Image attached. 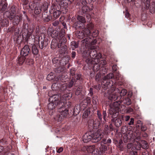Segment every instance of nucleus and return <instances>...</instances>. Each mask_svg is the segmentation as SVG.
I'll use <instances>...</instances> for the list:
<instances>
[{
	"mask_svg": "<svg viewBox=\"0 0 155 155\" xmlns=\"http://www.w3.org/2000/svg\"><path fill=\"white\" fill-rule=\"evenodd\" d=\"M134 119L133 118H131L130 119V122L128 123V124L129 125H133L134 123Z\"/></svg>",
	"mask_w": 155,
	"mask_h": 155,
	"instance_id": "nucleus-38",
	"label": "nucleus"
},
{
	"mask_svg": "<svg viewBox=\"0 0 155 155\" xmlns=\"http://www.w3.org/2000/svg\"><path fill=\"white\" fill-rule=\"evenodd\" d=\"M101 85L102 87L105 89H107V88L109 89L107 91V96L108 97L109 99L112 101H115L118 98H120V97L117 96V94L114 95V93L112 94L114 92V91H115L116 92H117L119 93V90L118 89H117L115 90L114 87H111L113 85L109 80L104 79L101 83Z\"/></svg>",
	"mask_w": 155,
	"mask_h": 155,
	"instance_id": "nucleus-2",
	"label": "nucleus"
},
{
	"mask_svg": "<svg viewBox=\"0 0 155 155\" xmlns=\"http://www.w3.org/2000/svg\"><path fill=\"white\" fill-rule=\"evenodd\" d=\"M104 132L106 134H108L109 133H110V130L108 129V127L107 125H106L105 126L104 128Z\"/></svg>",
	"mask_w": 155,
	"mask_h": 155,
	"instance_id": "nucleus-32",
	"label": "nucleus"
},
{
	"mask_svg": "<svg viewBox=\"0 0 155 155\" xmlns=\"http://www.w3.org/2000/svg\"><path fill=\"white\" fill-rule=\"evenodd\" d=\"M125 15L126 17L127 18H128L129 17V13H128L127 12L125 14Z\"/></svg>",
	"mask_w": 155,
	"mask_h": 155,
	"instance_id": "nucleus-61",
	"label": "nucleus"
},
{
	"mask_svg": "<svg viewBox=\"0 0 155 155\" xmlns=\"http://www.w3.org/2000/svg\"><path fill=\"white\" fill-rule=\"evenodd\" d=\"M55 77L54 74L52 72H51L48 75L47 79L48 81H51L54 79Z\"/></svg>",
	"mask_w": 155,
	"mask_h": 155,
	"instance_id": "nucleus-16",
	"label": "nucleus"
},
{
	"mask_svg": "<svg viewBox=\"0 0 155 155\" xmlns=\"http://www.w3.org/2000/svg\"><path fill=\"white\" fill-rule=\"evenodd\" d=\"M100 64H101L102 65H104L106 64V61L105 60H103L100 61Z\"/></svg>",
	"mask_w": 155,
	"mask_h": 155,
	"instance_id": "nucleus-40",
	"label": "nucleus"
},
{
	"mask_svg": "<svg viewBox=\"0 0 155 155\" xmlns=\"http://www.w3.org/2000/svg\"><path fill=\"white\" fill-rule=\"evenodd\" d=\"M32 52L34 54H36L38 53V50L36 47L35 45L32 46Z\"/></svg>",
	"mask_w": 155,
	"mask_h": 155,
	"instance_id": "nucleus-26",
	"label": "nucleus"
},
{
	"mask_svg": "<svg viewBox=\"0 0 155 155\" xmlns=\"http://www.w3.org/2000/svg\"><path fill=\"white\" fill-rule=\"evenodd\" d=\"M72 58H74L75 55H76V53L74 51H72Z\"/></svg>",
	"mask_w": 155,
	"mask_h": 155,
	"instance_id": "nucleus-49",
	"label": "nucleus"
},
{
	"mask_svg": "<svg viewBox=\"0 0 155 155\" xmlns=\"http://www.w3.org/2000/svg\"><path fill=\"white\" fill-rule=\"evenodd\" d=\"M63 43H62L61 41H60V42L58 44V48H60V46H61V45H63Z\"/></svg>",
	"mask_w": 155,
	"mask_h": 155,
	"instance_id": "nucleus-58",
	"label": "nucleus"
},
{
	"mask_svg": "<svg viewBox=\"0 0 155 155\" xmlns=\"http://www.w3.org/2000/svg\"><path fill=\"white\" fill-rule=\"evenodd\" d=\"M59 24V22L58 21H54V22L53 23V26H56L58 25Z\"/></svg>",
	"mask_w": 155,
	"mask_h": 155,
	"instance_id": "nucleus-43",
	"label": "nucleus"
},
{
	"mask_svg": "<svg viewBox=\"0 0 155 155\" xmlns=\"http://www.w3.org/2000/svg\"><path fill=\"white\" fill-rule=\"evenodd\" d=\"M113 77V74L110 73L107 75L106 76V78L107 80H109L111 78Z\"/></svg>",
	"mask_w": 155,
	"mask_h": 155,
	"instance_id": "nucleus-35",
	"label": "nucleus"
},
{
	"mask_svg": "<svg viewBox=\"0 0 155 155\" xmlns=\"http://www.w3.org/2000/svg\"><path fill=\"white\" fill-rule=\"evenodd\" d=\"M150 12L152 14L154 12L155 9L154 6H150L149 9Z\"/></svg>",
	"mask_w": 155,
	"mask_h": 155,
	"instance_id": "nucleus-34",
	"label": "nucleus"
},
{
	"mask_svg": "<svg viewBox=\"0 0 155 155\" xmlns=\"http://www.w3.org/2000/svg\"><path fill=\"white\" fill-rule=\"evenodd\" d=\"M82 151L90 153H91L95 154V147L94 145H92L90 146H85L82 149Z\"/></svg>",
	"mask_w": 155,
	"mask_h": 155,
	"instance_id": "nucleus-11",
	"label": "nucleus"
},
{
	"mask_svg": "<svg viewBox=\"0 0 155 155\" xmlns=\"http://www.w3.org/2000/svg\"><path fill=\"white\" fill-rule=\"evenodd\" d=\"M107 143H111V139H108L107 140Z\"/></svg>",
	"mask_w": 155,
	"mask_h": 155,
	"instance_id": "nucleus-59",
	"label": "nucleus"
},
{
	"mask_svg": "<svg viewBox=\"0 0 155 155\" xmlns=\"http://www.w3.org/2000/svg\"><path fill=\"white\" fill-rule=\"evenodd\" d=\"M142 147L145 149H147L148 148V144L146 141H144L142 145Z\"/></svg>",
	"mask_w": 155,
	"mask_h": 155,
	"instance_id": "nucleus-33",
	"label": "nucleus"
},
{
	"mask_svg": "<svg viewBox=\"0 0 155 155\" xmlns=\"http://www.w3.org/2000/svg\"><path fill=\"white\" fill-rule=\"evenodd\" d=\"M102 143L104 144L107 143V140L106 139H104L102 140Z\"/></svg>",
	"mask_w": 155,
	"mask_h": 155,
	"instance_id": "nucleus-54",
	"label": "nucleus"
},
{
	"mask_svg": "<svg viewBox=\"0 0 155 155\" xmlns=\"http://www.w3.org/2000/svg\"><path fill=\"white\" fill-rule=\"evenodd\" d=\"M100 75L99 74H97L96 76L95 79L96 81L97 80V79L100 77Z\"/></svg>",
	"mask_w": 155,
	"mask_h": 155,
	"instance_id": "nucleus-52",
	"label": "nucleus"
},
{
	"mask_svg": "<svg viewBox=\"0 0 155 155\" xmlns=\"http://www.w3.org/2000/svg\"><path fill=\"white\" fill-rule=\"evenodd\" d=\"M124 103L127 105H130L131 103V101L129 98H127L123 100Z\"/></svg>",
	"mask_w": 155,
	"mask_h": 155,
	"instance_id": "nucleus-23",
	"label": "nucleus"
},
{
	"mask_svg": "<svg viewBox=\"0 0 155 155\" xmlns=\"http://www.w3.org/2000/svg\"><path fill=\"white\" fill-rule=\"evenodd\" d=\"M93 24L92 23H91L88 26V28L89 29H92L93 28Z\"/></svg>",
	"mask_w": 155,
	"mask_h": 155,
	"instance_id": "nucleus-53",
	"label": "nucleus"
},
{
	"mask_svg": "<svg viewBox=\"0 0 155 155\" xmlns=\"http://www.w3.org/2000/svg\"><path fill=\"white\" fill-rule=\"evenodd\" d=\"M121 123L122 121L119 118H117L115 120L114 124L116 127H119L121 125Z\"/></svg>",
	"mask_w": 155,
	"mask_h": 155,
	"instance_id": "nucleus-17",
	"label": "nucleus"
},
{
	"mask_svg": "<svg viewBox=\"0 0 155 155\" xmlns=\"http://www.w3.org/2000/svg\"><path fill=\"white\" fill-rule=\"evenodd\" d=\"M25 58L24 56L20 57L18 59V63L20 65L24 63L25 60Z\"/></svg>",
	"mask_w": 155,
	"mask_h": 155,
	"instance_id": "nucleus-21",
	"label": "nucleus"
},
{
	"mask_svg": "<svg viewBox=\"0 0 155 155\" xmlns=\"http://www.w3.org/2000/svg\"><path fill=\"white\" fill-rule=\"evenodd\" d=\"M78 45L74 41H73L71 43V47L72 50H74V49L78 47Z\"/></svg>",
	"mask_w": 155,
	"mask_h": 155,
	"instance_id": "nucleus-27",
	"label": "nucleus"
},
{
	"mask_svg": "<svg viewBox=\"0 0 155 155\" xmlns=\"http://www.w3.org/2000/svg\"><path fill=\"white\" fill-rule=\"evenodd\" d=\"M89 7L87 5H83L82 8V12L84 13L89 10Z\"/></svg>",
	"mask_w": 155,
	"mask_h": 155,
	"instance_id": "nucleus-24",
	"label": "nucleus"
},
{
	"mask_svg": "<svg viewBox=\"0 0 155 155\" xmlns=\"http://www.w3.org/2000/svg\"><path fill=\"white\" fill-rule=\"evenodd\" d=\"M45 37L44 34H42L41 36H39L38 38V43L40 44V47L41 49L43 48L44 43Z\"/></svg>",
	"mask_w": 155,
	"mask_h": 155,
	"instance_id": "nucleus-14",
	"label": "nucleus"
},
{
	"mask_svg": "<svg viewBox=\"0 0 155 155\" xmlns=\"http://www.w3.org/2000/svg\"><path fill=\"white\" fill-rule=\"evenodd\" d=\"M59 99H60V100H62V102H63V103H64V101H65V100H63L64 101H62L61 98V95L60 94L54 95L51 97L49 98V101L50 102L48 105V109L50 110V112H51V110H52V114H53L52 113L54 111V109L57 105H58V109L59 108L60 106ZM58 113V112L57 114ZM57 115V114L56 115ZM56 116L57 115H56ZM55 117V116L54 117Z\"/></svg>",
	"mask_w": 155,
	"mask_h": 155,
	"instance_id": "nucleus-6",
	"label": "nucleus"
},
{
	"mask_svg": "<svg viewBox=\"0 0 155 155\" xmlns=\"http://www.w3.org/2000/svg\"><path fill=\"white\" fill-rule=\"evenodd\" d=\"M132 146V144L131 143H129L127 145V147L128 149H130Z\"/></svg>",
	"mask_w": 155,
	"mask_h": 155,
	"instance_id": "nucleus-55",
	"label": "nucleus"
},
{
	"mask_svg": "<svg viewBox=\"0 0 155 155\" xmlns=\"http://www.w3.org/2000/svg\"><path fill=\"white\" fill-rule=\"evenodd\" d=\"M97 115L100 120H101L102 119L101 114V112L98 110L97 111Z\"/></svg>",
	"mask_w": 155,
	"mask_h": 155,
	"instance_id": "nucleus-36",
	"label": "nucleus"
},
{
	"mask_svg": "<svg viewBox=\"0 0 155 155\" xmlns=\"http://www.w3.org/2000/svg\"><path fill=\"white\" fill-rule=\"evenodd\" d=\"M93 94V88H90L89 89V92L88 95L89 96H92Z\"/></svg>",
	"mask_w": 155,
	"mask_h": 155,
	"instance_id": "nucleus-41",
	"label": "nucleus"
},
{
	"mask_svg": "<svg viewBox=\"0 0 155 155\" xmlns=\"http://www.w3.org/2000/svg\"><path fill=\"white\" fill-rule=\"evenodd\" d=\"M103 136V133L99 131L92 134L91 132L86 133L83 136L82 140L84 143H87L92 140L93 142L96 143L101 140Z\"/></svg>",
	"mask_w": 155,
	"mask_h": 155,
	"instance_id": "nucleus-5",
	"label": "nucleus"
},
{
	"mask_svg": "<svg viewBox=\"0 0 155 155\" xmlns=\"http://www.w3.org/2000/svg\"><path fill=\"white\" fill-rule=\"evenodd\" d=\"M7 5V4L4 3L3 5L2 3L0 5V9L2 11H4L6 8Z\"/></svg>",
	"mask_w": 155,
	"mask_h": 155,
	"instance_id": "nucleus-29",
	"label": "nucleus"
},
{
	"mask_svg": "<svg viewBox=\"0 0 155 155\" xmlns=\"http://www.w3.org/2000/svg\"><path fill=\"white\" fill-rule=\"evenodd\" d=\"M87 21L90 22L91 20V17L90 15H87Z\"/></svg>",
	"mask_w": 155,
	"mask_h": 155,
	"instance_id": "nucleus-46",
	"label": "nucleus"
},
{
	"mask_svg": "<svg viewBox=\"0 0 155 155\" xmlns=\"http://www.w3.org/2000/svg\"><path fill=\"white\" fill-rule=\"evenodd\" d=\"M57 85L58 87L60 88L61 91H64L67 88V84L66 83L60 84V83H54L51 86V88H54V87Z\"/></svg>",
	"mask_w": 155,
	"mask_h": 155,
	"instance_id": "nucleus-12",
	"label": "nucleus"
},
{
	"mask_svg": "<svg viewBox=\"0 0 155 155\" xmlns=\"http://www.w3.org/2000/svg\"><path fill=\"white\" fill-rule=\"evenodd\" d=\"M47 8H48V6H46L45 8H44V10H46Z\"/></svg>",
	"mask_w": 155,
	"mask_h": 155,
	"instance_id": "nucleus-64",
	"label": "nucleus"
},
{
	"mask_svg": "<svg viewBox=\"0 0 155 155\" xmlns=\"http://www.w3.org/2000/svg\"><path fill=\"white\" fill-rule=\"evenodd\" d=\"M91 112V109L90 107H88L87 109L85 110L82 116L83 118H86L89 116Z\"/></svg>",
	"mask_w": 155,
	"mask_h": 155,
	"instance_id": "nucleus-15",
	"label": "nucleus"
},
{
	"mask_svg": "<svg viewBox=\"0 0 155 155\" xmlns=\"http://www.w3.org/2000/svg\"><path fill=\"white\" fill-rule=\"evenodd\" d=\"M3 149V147L2 146H0V152H2Z\"/></svg>",
	"mask_w": 155,
	"mask_h": 155,
	"instance_id": "nucleus-60",
	"label": "nucleus"
},
{
	"mask_svg": "<svg viewBox=\"0 0 155 155\" xmlns=\"http://www.w3.org/2000/svg\"><path fill=\"white\" fill-rule=\"evenodd\" d=\"M91 102L90 98L89 97L87 98L86 99L84 100L80 105H76L74 110V114L77 115L78 114L81 109L84 110V108H87L90 105Z\"/></svg>",
	"mask_w": 155,
	"mask_h": 155,
	"instance_id": "nucleus-8",
	"label": "nucleus"
},
{
	"mask_svg": "<svg viewBox=\"0 0 155 155\" xmlns=\"http://www.w3.org/2000/svg\"><path fill=\"white\" fill-rule=\"evenodd\" d=\"M99 126V123H98L97 124H96V127H97Z\"/></svg>",
	"mask_w": 155,
	"mask_h": 155,
	"instance_id": "nucleus-63",
	"label": "nucleus"
},
{
	"mask_svg": "<svg viewBox=\"0 0 155 155\" xmlns=\"http://www.w3.org/2000/svg\"><path fill=\"white\" fill-rule=\"evenodd\" d=\"M103 115L104 119L105 120V119L107 117V113L106 111H104Z\"/></svg>",
	"mask_w": 155,
	"mask_h": 155,
	"instance_id": "nucleus-42",
	"label": "nucleus"
},
{
	"mask_svg": "<svg viewBox=\"0 0 155 155\" xmlns=\"http://www.w3.org/2000/svg\"><path fill=\"white\" fill-rule=\"evenodd\" d=\"M81 86L79 87L77 89L75 94L76 95H79L81 91Z\"/></svg>",
	"mask_w": 155,
	"mask_h": 155,
	"instance_id": "nucleus-28",
	"label": "nucleus"
},
{
	"mask_svg": "<svg viewBox=\"0 0 155 155\" xmlns=\"http://www.w3.org/2000/svg\"><path fill=\"white\" fill-rule=\"evenodd\" d=\"M94 87L97 90H99L101 88V86L100 84H98L94 86Z\"/></svg>",
	"mask_w": 155,
	"mask_h": 155,
	"instance_id": "nucleus-45",
	"label": "nucleus"
},
{
	"mask_svg": "<svg viewBox=\"0 0 155 155\" xmlns=\"http://www.w3.org/2000/svg\"><path fill=\"white\" fill-rule=\"evenodd\" d=\"M141 130L142 131H145L146 130V128L144 127H142L141 128Z\"/></svg>",
	"mask_w": 155,
	"mask_h": 155,
	"instance_id": "nucleus-56",
	"label": "nucleus"
},
{
	"mask_svg": "<svg viewBox=\"0 0 155 155\" xmlns=\"http://www.w3.org/2000/svg\"><path fill=\"white\" fill-rule=\"evenodd\" d=\"M71 94H67L63 95L62 96L61 95V98L62 101L65 100V101L64 103L62 101V100L59 99L60 105V107L58 108V113L55 116L54 119L58 121H61L64 117H66L68 114V110L66 107V105L68 107H70L71 105V102L70 101L67 102V101L70 99L72 97Z\"/></svg>",
	"mask_w": 155,
	"mask_h": 155,
	"instance_id": "nucleus-1",
	"label": "nucleus"
},
{
	"mask_svg": "<svg viewBox=\"0 0 155 155\" xmlns=\"http://www.w3.org/2000/svg\"><path fill=\"white\" fill-rule=\"evenodd\" d=\"M100 69V66L98 64H95L94 65L93 67V70L94 72H97Z\"/></svg>",
	"mask_w": 155,
	"mask_h": 155,
	"instance_id": "nucleus-25",
	"label": "nucleus"
},
{
	"mask_svg": "<svg viewBox=\"0 0 155 155\" xmlns=\"http://www.w3.org/2000/svg\"><path fill=\"white\" fill-rule=\"evenodd\" d=\"M77 19L80 22L82 23H84L86 21L84 17L81 16H78L77 17Z\"/></svg>",
	"mask_w": 155,
	"mask_h": 155,
	"instance_id": "nucleus-22",
	"label": "nucleus"
},
{
	"mask_svg": "<svg viewBox=\"0 0 155 155\" xmlns=\"http://www.w3.org/2000/svg\"><path fill=\"white\" fill-rule=\"evenodd\" d=\"M56 4L59 5V7H57L55 6L54 8L53 16L55 18H58L61 12L64 14L66 13L67 10V8L68 6V4L66 0H56Z\"/></svg>",
	"mask_w": 155,
	"mask_h": 155,
	"instance_id": "nucleus-3",
	"label": "nucleus"
},
{
	"mask_svg": "<svg viewBox=\"0 0 155 155\" xmlns=\"http://www.w3.org/2000/svg\"><path fill=\"white\" fill-rule=\"evenodd\" d=\"M94 49V46H92L91 48V51L89 54V56L93 58L98 59L101 57V54L99 52L97 53Z\"/></svg>",
	"mask_w": 155,
	"mask_h": 155,
	"instance_id": "nucleus-10",
	"label": "nucleus"
},
{
	"mask_svg": "<svg viewBox=\"0 0 155 155\" xmlns=\"http://www.w3.org/2000/svg\"><path fill=\"white\" fill-rule=\"evenodd\" d=\"M126 121H128L130 119V117L129 116H127L125 117Z\"/></svg>",
	"mask_w": 155,
	"mask_h": 155,
	"instance_id": "nucleus-51",
	"label": "nucleus"
},
{
	"mask_svg": "<svg viewBox=\"0 0 155 155\" xmlns=\"http://www.w3.org/2000/svg\"><path fill=\"white\" fill-rule=\"evenodd\" d=\"M142 2L145 4L146 9H148L150 5V0H142Z\"/></svg>",
	"mask_w": 155,
	"mask_h": 155,
	"instance_id": "nucleus-19",
	"label": "nucleus"
},
{
	"mask_svg": "<svg viewBox=\"0 0 155 155\" xmlns=\"http://www.w3.org/2000/svg\"><path fill=\"white\" fill-rule=\"evenodd\" d=\"M41 12V9L40 8V7L37 5L35 8V14H39Z\"/></svg>",
	"mask_w": 155,
	"mask_h": 155,
	"instance_id": "nucleus-20",
	"label": "nucleus"
},
{
	"mask_svg": "<svg viewBox=\"0 0 155 155\" xmlns=\"http://www.w3.org/2000/svg\"><path fill=\"white\" fill-rule=\"evenodd\" d=\"M133 109L131 107H129L128 108L127 112L128 113H130L133 112Z\"/></svg>",
	"mask_w": 155,
	"mask_h": 155,
	"instance_id": "nucleus-48",
	"label": "nucleus"
},
{
	"mask_svg": "<svg viewBox=\"0 0 155 155\" xmlns=\"http://www.w3.org/2000/svg\"><path fill=\"white\" fill-rule=\"evenodd\" d=\"M30 49L28 45H26L22 48L21 52V54L23 56H26L29 54Z\"/></svg>",
	"mask_w": 155,
	"mask_h": 155,
	"instance_id": "nucleus-13",
	"label": "nucleus"
},
{
	"mask_svg": "<svg viewBox=\"0 0 155 155\" xmlns=\"http://www.w3.org/2000/svg\"><path fill=\"white\" fill-rule=\"evenodd\" d=\"M107 150V147L104 145H102L101 147H100V150L102 153L104 152Z\"/></svg>",
	"mask_w": 155,
	"mask_h": 155,
	"instance_id": "nucleus-31",
	"label": "nucleus"
},
{
	"mask_svg": "<svg viewBox=\"0 0 155 155\" xmlns=\"http://www.w3.org/2000/svg\"><path fill=\"white\" fill-rule=\"evenodd\" d=\"M52 62L54 64H55L59 62V61L56 58H54L52 60Z\"/></svg>",
	"mask_w": 155,
	"mask_h": 155,
	"instance_id": "nucleus-44",
	"label": "nucleus"
},
{
	"mask_svg": "<svg viewBox=\"0 0 155 155\" xmlns=\"http://www.w3.org/2000/svg\"><path fill=\"white\" fill-rule=\"evenodd\" d=\"M116 65H114L112 67V69L114 71H116L117 70L116 68Z\"/></svg>",
	"mask_w": 155,
	"mask_h": 155,
	"instance_id": "nucleus-57",
	"label": "nucleus"
},
{
	"mask_svg": "<svg viewBox=\"0 0 155 155\" xmlns=\"http://www.w3.org/2000/svg\"><path fill=\"white\" fill-rule=\"evenodd\" d=\"M11 12H6L5 13V16H6L10 20L14 19L15 22H18L19 21L20 17L18 15H15V10L14 6H12L11 9Z\"/></svg>",
	"mask_w": 155,
	"mask_h": 155,
	"instance_id": "nucleus-9",
	"label": "nucleus"
},
{
	"mask_svg": "<svg viewBox=\"0 0 155 155\" xmlns=\"http://www.w3.org/2000/svg\"><path fill=\"white\" fill-rule=\"evenodd\" d=\"M67 46L64 45L61 47V48L60 50V52L61 54H65L67 51Z\"/></svg>",
	"mask_w": 155,
	"mask_h": 155,
	"instance_id": "nucleus-18",
	"label": "nucleus"
},
{
	"mask_svg": "<svg viewBox=\"0 0 155 155\" xmlns=\"http://www.w3.org/2000/svg\"><path fill=\"white\" fill-rule=\"evenodd\" d=\"M127 91L125 89H123L120 92V96H125L127 93Z\"/></svg>",
	"mask_w": 155,
	"mask_h": 155,
	"instance_id": "nucleus-30",
	"label": "nucleus"
},
{
	"mask_svg": "<svg viewBox=\"0 0 155 155\" xmlns=\"http://www.w3.org/2000/svg\"><path fill=\"white\" fill-rule=\"evenodd\" d=\"M86 62L89 65H90L92 64V60L88 58L87 59V60L86 61Z\"/></svg>",
	"mask_w": 155,
	"mask_h": 155,
	"instance_id": "nucleus-37",
	"label": "nucleus"
},
{
	"mask_svg": "<svg viewBox=\"0 0 155 155\" xmlns=\"http://www.w3.org/2000/svg\"><path fill=\"white\" fill-rule=\"evenodd\" d=\"M63 150V149L62 147L60 148L57 151V152L58 153H60Z\"/></svg>",
	"mask_w": 155,
	"mask_h": 155,
	"instance_id": "nucleus-47",
	"label": "nucleus"
},
{
	"mask_svg": "<svg viewBox=\"0 0 155 155\" xmlns=\"http://www.w3.org/2000/svg\"><path fill=\"white\" fill-rule=\"evenodd\" d=\"M90 31L88 29L84 28L83 30V31L80 33L78 35L80 38H84L81 41V42L82 43L85 44V46L90 44L91 45H94L97 42L96 40L92 41L93 36L90 35Z\"/></svg>",
	"mask_w": 155,
	"mask_h": 155,
	"instance_id": "nucleus-4",
	"label": "nucleus"
},
{
	"mask_svg": "<svg viewBox=\"0 0 155 155\" xmlns=\"http://www.w3.org/2000/svg\"><path fill=\"white\" fill-rule=\"evenodd\" d=\"M5 155H14L10 153H8L5 154Z\"/></svg>",
	"mask_w": 155,
	"mask_h": 155,
	"instance_id": "nucleus-62",
	"label": "nucleus"
},
{
	"mask_svg": "<svg viewBox=\"0 0 155 155\" xmlns=\"http://www.w3.org/2000/svg\"><path fill=\"white\" fill-rule=\"evenodd\" d=\"M74 83V82L72 80H71L70 82H69L68 86L69 88H71L72 86Z\"/></svg>",
	"mask_w": 155,
	"mask_h": 155,
	"instance_id": "nucleus-39",
	"label": "nucleus"
},
{
	"mask_svg": "<svg viewBox=\"0 0 155 155\" xmlns=\"http://www.w3.org/2000/svg\"><path fill=\"white\" fill-rule=\"evenodd\" d=\"M81 2L82 4L83 5H85L87 3V2L85 0H82Z\"/></svg>",
	"mask_w": 155,
	"mask_h": 155,
	"instance_id": "nucleus-50",
	"label": "nucleus"
},
{
	"mask_svg": "<svg viewBox=\"0 0 155 155\" xmlns=\"http://www.w3.org/2000/svg\"><path fill=\"white\" fill-rule=\"evenodd\" d=\"M120 101H116L113 103H111L110 104V108L109 110V114L112 115V117L113 118H116L118 115V112L120 110V107L121 105L120 104ZM122 106V105H121Z\"/></svg>",
	"mask_w": 155,
	"mask_h": 155,
	"instance_id": "nucleus-7",
	"label": "nucleus"
}]
</instances>
